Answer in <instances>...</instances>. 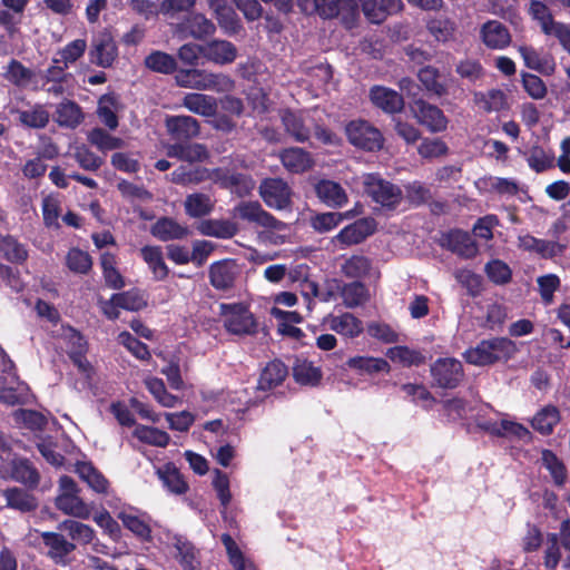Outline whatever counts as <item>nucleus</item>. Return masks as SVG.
I'll use <instances>...</instances> for the list:
<instances>
[{"mask_svg": "<svg viewBox=\"0 0 570 570\" xmlns=\"http://www.w3.org/2000/svg\"><path fill=\"white\" fill-rule=\"evenodd\" d=\"M233 216L262 227L259 237L274 245L285 242L287 225L263 209L258 202H240L233 208Z\"/></svg>", "mask_w": 570, "mask_h": 570, "instance_id": "1", "label": "nucleus"}, {"mask_svg": "<svg viewBox=\"0 0 570 570\" xmlns=\"http://www.w3.org/2000/svg\"><path fill=\"white\" fill-rule=\"evenodd\" d=\"M518 348L513 341L507 337H493L481 341L476 346L465 351L468 363L484 366L511 358Z\"/></svg>", "mask_w": 570, "mask_h": 570, "instance_id": "2", "label": "nucleus"}, {"mask_svg": "<svg viewBox=\"0 0 570 570\" xmlns=\"http://www.w3.org/2000/svg\"><path fill=\"white\" fill-rule=\"evenodd\" d=\"M58 510L78 519L90 517L89 505L79 497L77 483L67 475L59 479V493L55 500Z\"/></svg>", "mask_w": 570, "mask_h": 570, "instance_id": "3", "label": "nucleus"}, {"mask_svg": "<svg viewBox=\"0 0 570 570\" xmlns=\"http://www.w3.org/2000/svg\"><path fill=\"white\" fill-rule=\"evenodd\" d=\"M220 316L224 327L234 335H250L256 331V320L244 303H230L220 305Z\"/></svg>", "mask_w": 570, "mask_h": 570, "instance_id": "4", "label": "nucleus"}, {"mask_svg": "<svg viewBox=\"0 0 570 570\" xmlns=\"http://www.w3.org/2000/svg\"><path fill=\"white\" fill-rule=\"evenodd\" d=\"M360 6L365 18L371 23H382L389 16L401 12L404 8L402 0H350L348 12L355 18Z\"/></svg>", "mask_w": 570, "mask_h": 570, "instance_id": "5", "label": "nucleus"}, {"mask_svg": "<svg viewBox=\"0 0 570 570\" xmlns=\"http://www.w3.org/2000/svg\"><path fill=\"white\" fill-rule=\"evenodd\" d=\"M0 478L21 483L28 489H36L40 483L39 471L24 458H13L0 464Z\"/></svg>", "mask_w": 570, "mask_h": 570, "instance_id": "6", "label": "nucleus"}, {"mask_svg": "<svg viewBox=\"0 0 570 570\" xmlns=\"http://www.w3.org/2000/svg\"><path fill=\"white\" fill-rule=\"evenodd\" d=\"M345 131L348 141L357 148L376 151L383 147L384 139L381 131L365 120L351 121Z\"/></svg>", "mask_w": 570, "mask_h": 570, "instance_id": "7", "label": "nucleus"}, {"mask_svg": "<svg viewBox=\"0 0 570 570\" xmlns=\"http://www.w3.org/2000/svg\"><path fill=\"white\" fill-rule=\"evenodd\" d=\"M363 185L368 196L384 207L393 208L401 202L400 188L375 174L363 175Z\"/></svg>", "mask_w": 570, "mask_h": 570, "instance_id": "8", "label": "nucleus"}, {"mask_svg": "<svg viewBox=\"0 0 570 570\" xmlns=\"http://www.w3.org/2000/svg\"><path fill=\"white\" fill-rule=\"evenodd\" d=\"M411 110L415 119L431 132H441L448 127V118L444 112L434 105L419 99L413 102Z\"/></svg>", "mask_w": 570, "mask_h": 570, "instance_id": "9", "label": "nucleus"}, {"mask_svg": "<svg viewBox=\"0 0 570 570\" xmlns=\"http://www.w3.org/2000/svg\"><path fill=\"white\" fill-rule=\"evenodd\" d=\"M259 195L264 203L275 209H284L291 202V188L279 178H267L259 186Z\"/></svg>", "mask_w": 570, "mask_h": 570, "instance_id": "10", "label": "nucleus"}, {"mask_svg": "<svg viewBox=\"0 0 570 570\" xmlns=\"http://www.w3.org/2000/svg\"><path fill=\"white\" fill-rule=\"evenodd\" d=\"M323 325L345 338H356L364 330L363 322L350 312L327 314Z\"/></svg>", "mask_w": 570, "mask_h": 570, "instance_id": "11", "label": "nucleus"}, {"mask_svg": "<svg viewBox=\"0 0 570 570\" xmlns=\"http://www.w3.org/2000/svg\"><path fill=\"white\" fill-rule=\"evenodd\" d=\"M41 538L47 548V556L53 563L67 567L71 562L70 554L76 550V544L68 541L61 533L42 532Z\"/></svg>", "mask_w": 570, "mask_h": 570, "instance_id": "12", "label": "nucleus"}, {"mask_svg": "<svg viewBox=\"0 0 570 570\" xmlns=\"http://www.w3.org/2000/svg\"><path fill=\"white\" fill-rule=\"evenodd\" d=\"M432 376L439 386L455 387L463 377L462 364L451 357L438 360L431 367Z\"/></svg>", "mask_w": 570, "mask_h": 570, "instance_id": "13", "label": "nucleus"}, {"mask_svg": "<svg viewBox=\"0 0 570 570\" xmlns=\"http://www.w3.org/2000/svg\"><path fill=\"white\" fill-rule=\"evenodd\" d=\"M239 273V266L233 259L216 262L210 265L209 281L216 289L226 291L234 286Z\"/></svg>", "mask_w": 570, "mask_h": 570, "instance_id": "14", "label": "nucleus"}, {"mask_svg": "<svg viewBox=\"0 0 570 570\" xmlns=\"http://www.w3.org/2000/svg\"><path fill=\"white\" fill-rule=\"evenodd\" d=\"M475 424L483 431L494 436H517L524 439L530 435L529 430L520 423L501 420L500 422L493 420H485L483 416L478 415L475 417Z\"/></svg>", "mask_w": 570, "mask_h": 570, "instance_id": "15", "label": "nucleus"}, {"mask_svg": "<svg viewBox=\"0 0 570 570\" xmlns=\"http://www.w3.org/2000/svg\"><path fill=\"white\" fill-rule=\"evenodd\" d=\"M92 63L108 68L118 56L117 46L109 33H101L92 40L89 51Z\"/></svg>", "mask_w": 570, "mask_h": 570, "instance_id": "16", "label": "nucleus"}, {"mask_svg": "<svg viewBox=\"0 0 570 570\" xmlns=\"http://www.w3.org/2000/svg\"><path fill=\"white\" fill-rule=\"evenodd\" d=\"M480 38L485 47L502 50L511 43L509 29L498 20H489L481 26Z\"/></svg>", "mask_w": 570, "mask_h": 570, "instance_id": "17", "label": "nucleus"}, {"mask_svg": "<svg viewBox=\"0 0 570 570\" xmlns=\"http://www.w3.org/2000/svg\"><path fill=\"white\" fill-rule=\"evenodd\" d=\"M203 58L219 66L230 65L237 58V48L230 41L214 39L204 43Z\"/></svg>", "mask_w": 570, "mask_h": 570, "instance_id": "18", "label": "nucleus"}, {"mask_svg": "<svg viewBox=\"0 0 570 570\" xmlns=\"http://www.w3.org/2000/svg\"><path fill=\"white\" fill-rule=\"evenodd\" d=\"M376 229V223L373 218H362L344 227L333 240H337L345 246L362 243Z\"/></svg>", "mask_w": 570, "mask_h": 570, "instance_id": "19", "label": "nucleus"}, {"mask_svg": "<svg viewBox=\"0 0 570 570\" xmlns=\"http://www.w3.org/2000/svg\"><path fill=\"white\" fill-rule=\"evenodd\" d=\"M165 125L168 134L176 140H190L200 131L199 122L190 116H169Z\"/></svg>", "mask_w": 570, "mask_h": 570, "instance_id": "20", "label": "nucleus"}, {"mask_svg": "<svg viewBox=\"0 0 570 570\" xmlns=\"http://www.w3.org/2000/svg\"><path fill=\"white\" fill-rule=\"evenodd\" d=\"M208 4L224 33L233 36L240 30V20L235 10L227 6L226 0H208Z\"/></svg>", "mask_w": 570, "mask_h": 570, "instance_id": "21", "label": "nucleus"}, {"mask_svg": "<svg viewBox=\"0 0 570 570\" xmlns=\"http://www.w3.org/2000/svg\"><path fill=\"white\" fill-rule=\"evenodd\" d=\"M168 543L175 550V558L178 560L184 570H199L200 562L197 557L195 547L184 537L178 534H167Z\"/></svg>", "mask_w": 570, "mask_h": 570, "instance_id": "22", "label": "nucleus"}, {"mask_svg": "<svg viewBox=\"0 0 570 570\" xmlns=\"http://www.w3.org/2000/svg\"><path fill=\"white\" fill-rule=\"evenodd\" d=\"M370 99L374 106L387 114L400 112L404 107L402 96L383 86H374L370 91Z\"/></svg>", "mask_w": 570, "mask_h": 570, "instance_id": "23", "label": "nucleus"}, {"mask_svg": "<svg viewBox=\"0 0 570 570\" xmlns=\"http://www.w3.org/2000/svg\"><path fill=\"white\" fill-rule=\"evenodd\" d=\"M214 181L238 196L248 195L255 187L254 180L248 176L230 174L223 169H215Z\"/></svg>", "mask_w": 570, "mask_h": 570, "instance_id": "24", "label": "nucleus"}, {"mask_svg": "<svg viewBox=\"0 0 570 570\" xmlns=\"http://www.w3.org/2000/svg\"><path fill=\"white\" fill-rule=\"evenodd\" d=\"M168 157L187 163H200L208 158V150L203 144L177 142L165 147Z\"/></svg>", "mask_w": 570, "mask_h": 570, "instance_id": "25", "label": "nucleus"}, {"mask_svg": "<svg viewBox=\"0 0 570 570\" xmlns=\"http://www.w3.org/2000/svg\"><path fill=\"white\" fill-rule=\"evenodd\" d=\"M317 197L327 206L341 208L347 203V195L343 187L333 180L323 179L315 185Z\"/></svg>", "mask_w": 570, "mask_h": 570, "instance_id": "26", "label": "nucleus"}, {"mask_svg": "<svg viewBox=\"0 0 570 570\" xmlns=\"http://www.w3.org/2000/svg\"><path fill=\"white\" fill-rule=\"evenodd\" d=\"M362 213L360 206L345 213L328 212L315 215L312 220V227L318 233H327L336 228L343 220L351 219Z\"/></svg>", "mask_w": 570, "mask_h": 570, "instance_id": "27", "label": "nucleus"}, {"mask_svg": "<svg viewBox=\"0 0 570 570\" xmlns=\"http://www.w3.org/2000/svg\"><path fill=\"white\" fill-rule=\"evenodd\" d=\"M124 527L142 541L151 539L149 519L145 514H138L132 509L120 511L117 514Z\"/></svg>", "mask_w": 570, "mask_h": 570, "instance_id": "28", "label": "nucleus"}, {"mask_svg": "<svg viewBox=\"0 0 570 570\" xmlns=\"http://www.w3.org/2000/svg\"><path fill=\"white\" fill-rule=\"evenodd\" d=\"M181 105L190 112L203 117H213L217 111L216 98L198 92L186 94Z\"/></svg>", "mask_w": 570, "mask_h": 570, "instance_id": "29", "label": "nucleus"}, {"mask_svg": "<svg viewBox=\"0 0 570 570\" xmlns=\"http://www.w3.org/2000/svg\"><path fill=\"white\" fill-rule=\"evenodd\" d=\"M444 244L460 256L471 258L476 255L478 247L471 235L466 232L455 229L444 236Z\"/></svg>", "mask_w": 570, "mask_h": 570, "instance_id": "30", "label": "nucleus"}, {"mask_svg": "<svg viewBox=\"0 0 570 570\" xmlns=\"http://www.w3.org/2000/svg\"><path fill=\"white\" fill-rule=\"evenodd\" d=\"M156 474L161 481L164 488L174 494H184L188 490V484L184 480L179 470L173 463H166L156 469Z\"/></svg>", "mask_w": 570, "mask_h": 570, "instance_id": "31", "label": "nucleus"}, {"mask_svg": "<svg viewBox=\"0 0 570 570\" xmlns=\"http://www.w3.org/2000/svg\"><path fill=\"white\" fill-rule=\"evenodd\" d=\"M76 472L88 487L97 493H108L109 482L105 475L89 462H78Z\"/></svg>", "mask_w": 570, "mask_h": 570, "instance_id": "32", "label": "nucleus"}, {"mask_svg": "<svg viewBox=\"0 0 570 570\" xmlns=\"http://www.w3.org/2000/svg\"><path fill=\"white\" fill-rule=\"evenodd\" d=\"M284 167L292 173H304L313 166L311 155L302 148H287L281 153Z\"/></svg>", "mask_w": 570, "mask_h": 570, "instance_id": "33", "label": "nucleus"}, {"mask_svg": "<svg viewBox=\"0 0 570 570\" xmlns=\"http://www.w3.org/2000/svg\"><path fill=\"white\" fill-rule=\"evenodd\" d=\"M2 497L7 507L21 512H30L38 507V501L31 493L17 487L6 489Z\"/></svg>", "mask_w": 570, "mask_h": 570, "instance_id": "34", "label": "nucleus"}, {"mask_svg": "<svg viewBox=\"0 0 570 570\" xmlns=\"http://www.w3.org/2000/svg\"><path fill=\"white\" fill-rule=\"evenodd\" d=\"M215 170H209L203 167L187 168L180 166L170 174V180L178 185L199 184L204 180L210 179L214 181Z\"/></svg>", "mask_w": 570, "mask_h": 570, "instance_id": "35", "label": "nucleus"}, {"mask_svg": "<svg viewBox=\"0 0 570 570\" xmlns=\"http://www.w3.org/2000/svg\"><path fill=\"white\" fill-rule=\"evenodd\" d=\"M293 376L301 385L315 386L322 380V370L308 360L297 358L293 365Z\"/></svg>", "mask_w": 570, "mask_h": 570, "instance_id": "36", "label": "nucleus"}, {"mask_svg": "<svg viewBox=\"0 0 570 570\" xmlns=\"http://www.w3.org/2000/svg\"><path fill=\"white\" fill-rule=\"evenodd\" d=\"M144 384L154 399L164 407L174 409L181 403V400L169 393L161 379L147 376Z\"/></svg>", "mask_w": 570, "mask_h": 570, "instance_id": "37", "label": "nucleus"}, {"mask_svg": "<svg viewBox=\"0 0 570 570\" xmlns=\"http://www.w3.org/2000/svg\"><path fill=\"white\" fill-rule=\"evenodd\" d=\"M120 104L114 95H104L98 101L97 115L100 121L110 130L118 127V116Z\"/></svg>", "mask_w": 570, "mask_h": 570, "instance_id": "38", "label": "nucleus"}, {"mask_svg": "<svg viewBox=\"0 0 570 570\" xmlns=\"http://www.w3.org/2000/svg\"><path fill=\"white\" fill-rule=\"evenodd\" d=\"M346 366L360 374H375L380 372H389V363L381 357L373 356H353L346 362Z\"/></svg>", "mask_w": 570, "mask_h": 570, "instance_id": "39", "label": "nucleus"}, {"mask_svg": "<svg viewBox=\"0 0 570 570\" xmlns=\"http://www.w3.org/2000/svg\"><path fill=\"white\" fill-rule=\"evenodd\" d=\"M58 529L66 531L72 541L89 544L96 539V531L86 523L68 519L59 523Z\"/></svg>", "mask_w": 570, "mask_h": 570, "instance_id": "40", "label": "nucleus"}, {"mask_svg": "<svg viewBox=\"0 0 570 570\" xmlns=\"http://www.w3.org/2000/svg\"><path fill=\"white\" fill-rule=\"evenodd\" d=\"M222 542L234 570H257L254 562L240 551L235 540L228 533L222 535Z\"/></svg>", "mask_w": 570, "mask_h": 570, "instance_id": "41", "label": "nucleus"}, {"mask_svg": "<svg viewBox=\"0 0 570 570\" xmlns=\"http://www.w3.org/2000/svg\"><path fill=\"white\" fill-rule=\"evenodd\" d=\"M286 375L287 368L282 362H271L263 370L257 387L262 391L272 390L278 386L285 380Z\"/></svg>", "mask_w": 570, "mask_h": 570, "instance_id": "42", "label": "nucleus"}, {"mask_svg": "<svg viewBox=\"0 0 570 570\" xmlns=\"http://www.w3.org/2000/svg\"><path fill=\"white\" fill-rule=\"evenodd\" d=\"M151 234L158 239L166 242L186 237L188 229L171 218H161L151 227Z\"/></svg>", "mask_w": 570, "mask_h": 570, "instance_id": "43", "label": "nucleus"}, {"mask_svg": "<svg viewBox=\"0 0 570 570\" xmlns=\"http://www.w3.org/2000/svg\"><path fill=\"white\" fill-rule=\"evenodd\" d=\"M199 232L206 236L232 238L237 234L238 227L228 219H208L200 223Z\"/></svg>", "mask_w": 570, "mask_h": 570, "instance_id": "44", "label": "nucleus"}, {"mask_svg": "<svg viewBox=\"0 0 570 570\" xmlns=\"http://www.w3.org/2000/svg\"><path fill=\"white\" fill-rule=\"evenodd\" d=\"M282 121L286 131L297 141H305L309 137V130L305 126V117L301 112L285 110L282 112Z\"/></svg>", "mask_w": 570, "mask_h": 570, "instance_id": "45", "label": "nucleus"}, {"mask_svg": "<svg viewBox=\"0 0 570 570\" xmlns=\"http://www.w3.org/2000/svg\"><path fill=\"white\" fill-rule=\"evenodd\" d=\"M474 102L485 112L500 111L507 107V96L500 89H491L488 92H475Z\"/></svg>", "mask_w": 570, "mask_h": 570, "instance_id": "46", "label": "nucleus"}, {"mask_svg": "<svg viewBox=\"0 0 570 570\" xmlns=\"http://www.w3.org/2000/svg\"><path fill=\"white\" fill-rule=\"evenodd\" d=\"M132 435L142 443L158 448L167 446L170 441V435L166 431L142 424L135 426Z\"/></svg>", "mask_w": 570, "mask_h": 570, "instance_id": "47", "label": "nucleus"}, {"mask_svg": "<svg viewBox=\"0 0 570 570\" xmlns=\"http://www.w3.org/2000/svg\"><path fill=\"white\" fill-rule=\"evenodd\" d=\"M87 47L86 39H75L57 52V58L53 59V62L62 63L63 67L69 68L85 55Z\"/></svg>", "mask_w": 570, "mask_h": 570, "instance_id": "48", "label": "nucleus"}, {"mask_svg": "<svg viewBox=\"0 0 570 570\" xmlns=\"http://www.w3.org/2000/svg\"><path fill=\"white\" fill-rule=\"evenodd\" d=\"M426 28L436 41L448 42L453 39L456 24L448 17H435L428 20Z\"/></svg>", "mask_w": 570, "mask_h": 570, "instance_id": "49", "label": "nucleus"}, {"mask_svg": "<svg viewBox=\"0 0 570 570\" xmlns=\"http://www.w3.org/2000/svg\"><path fill=\"white\" fill-rule=\"evenodd\" d=\"M57 122L60 126L76 128L83 120L81 108L73 101H62L57 107Z\"/></svg>", "mask_w": 570, "mask_h": 570, "instance_id": "50", "label": "nucleus"}, {"mask_svg": "<svg viewBox=\"0 0 570 570\" xmlns=\"http://www.w3.org/2000/svg\"><path fill=\"white\" fill-rule=\"evenodd\" d=\"M559 421V410L553 405H547L533 416L531 424L541 434H550Z\"/></svg>", "mask_w": 570, "mask_h": 570, "instance_id": "51", "label": "nucleus"}, {"mask_svg": "<svg viewBox=\"0 0 570 570\" xmlns=\"http://www.w3.org/2000/svg\"><path fill=\"white\" fill-rule=\"evenodd\" d=\"M88 141L102 153L125 147V141L121 138L111 136L101 128H94L87 135Z\"/></svg>", "mask_w": 570, "mask_h": 570, "instance_id": "52", "label": "nucleus"}, {"mask_svg": "<svg viewBox=\"0 0 570 570\" xmlns=\"http://www.w3.org/2000/svg\"><path fill=\"white\" fill-rule=\"evenodd\" d=\"M556 156L550 149L533 146L527 157V163L535 173H543L554 167Z\"/></svg>", "mask_w": 570, "mask_h": 570, "instance_id": "53", "label": "nucleus"}, {"mask_svg": "<svg viewBox=\"0 0 570 570\" xmlns=\"http://www.w3.org/2000/svg\"><path fill=\"white\" fill-rule=\"evenodd\" d=\"M49 112L41 105H35L24 110H18V119L21 125L29 128H43L49 122Z\"/></svg>", "mask_w": 570, "mask_h": 570, "instance_id": "54", "label": "nucleus"}, {"mask_svg": "<svg viewBox=\"0 0 570 570\" xmlns=\"http://www.w3.org/2000/svg\"><path fill=\"white\" fill-rule=\"evenodd\" d=\"M184 205L187 215L190 217H202L212 212L214 202L209 195L195 193L186 197Z\"/></svg>", "mask_w": 570, "mask_h": 570, "instance_id": "55", "label": "nucleus"}, {"mask_svg": "<svg viewBox=\"0 0 570 570\" xmlns=\"http://www.w3.org/2000/svg\"><path fill=\"white\" fill-rule=\"evenodd\" d=\"M371 269V261L363 255H353L346 258L341 266V272L348 278L365 277Z\"/></svg>", "mask_w": 570, "mask_h": 570, "instance_id": "56", "label": "nucleus"}, {"mask_svg": "<svg viewBox=\"0 0 570 570\" xmlns=\"http://www.w3.org/2000/svg\"><path fill=\"white\" fill-rule=\"evenodd\" d=\"M140 252L144 261L151 269L155 278L164 279L168 275V267L163 259L160 248L157 246H145Z\"/></svg>", "mask_w": 570, "mask_h": 570, "instance_id": "57", "label": "nucleus"}, {"mask_svg": "<svg viewBox=\"0 0 570 570\" xmlns=\"http://www.w3.org/2000/svg\"><path fill=\"white\" fill-rule=\"evenodd\" d=\"M343 304L347 308H354L364 304L368 298L366 287L360 282L345 284L341 289Z\"/></svg>", "mask_w": 570, "mask_h": 570, "instance_id": "58", "label": "nucleus"}, {"mask_svg": "<svg viewBox=\"0 0 570 570\" xmlns=\"http://www.w3.org/2000/svg\"><path fill=\"white\" fill-rule=\"evenodd\" d=\"M186 27L190 36L199 40L213 36L216 31L214 22L203 13L191 14L186 21Z\"/></svg>", "mask_w": 570, "mask_h": 570, "instance_id": "59", "label": "nucleus"}, {"mask_svg": "<svg viewBox=\"0 0 570 570\" xmlns=\"http://www.w3.org/2000/svg\"><path fill=\"white\" fill-rule=\"evenodd\" d=\"M543 466L550 472L553 482L561 487L567 480V469L562 461L550 450H543L541 453Z\"/></svg>", "mask_w": 570, "mask_h": 570, "instance_id": "60", "label": "nucleus"}, {"mask_svg": "<svg viewBox=\"0 0 570 570\" xmlns=\"http://www.w3.org/2000/svg\"><path fill=\"white\" fill-rule=\"evenodd\" d=\"M145 66L155 72L170 73L176 70V60L166 52L154 51L145 58Z\"/></svg>", "mask_w": 570, "mask_h": 570, "instance_id": "61", "label": "nucleus"}, {"mask_svg": "<svg viewBox=\"0 0 570 570\" xmlns=\"http://www.w3.org/2000/svg\"><path fill=\"white\" fill-rule=\"evenodd\" d=\"M234 80L223 72H209L205 70L204 76V90H212L216 92H229L234 89Z\"/></svg>", "mask_w": 570, "mask_h": 570, "instance_id": "62", "label": "nucleus"}, {"mask_svg": "<svg viewBox=\"0 0 570 570\" xmlns=\"http://www.w3.org/2000/svg\"><path fill=\"white\" fill-rule=\"evenodd\" d=\"M386 356L393 361L403 365H419L424 363V356L414 350L406 346H394L387 350Z\"/></svg>", "mask_w": 570, "mask_h": 570, "instance_id": "63", "label": "nucleus"}, {"mask_svg": "<svg viewBox=\"0 0 570 570\" xmlns=\"http://www.w3.org/2000/svg\"><path fill=\"white\" fill-rule=\"evenodd\" d=\"M204 76H205L204 69H196V68L180 69L177 71L175 79L179 87L196 89V90H204V88H203Z\"/></svg>", "mask_w": 570, "mask_h": 570, "instance_id": "64", "label": "nucleus"}]
</instances>
